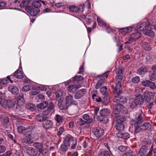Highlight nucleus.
<instances>
[{"label": "nucleus", "mask_w": 156, "mask_h": 156, "mask_svg": "<svg viewBox=\"0 0 156 156\" xmlns=\"http://www.w3.org/2000/svg\"><path fill=\"white\" fill-rule=\"evenodd\" d=\"M32 5L33 6L30 5L26 7V11L31 16H35L40 12L41 5V2L35 1L32 3Z\"/></svg>", "instance_id": "nucleus-1"}, {"label": "nucleus", "mask_w": 156, "mask_h": 156, "mask_svg": "<svg viewBox=\"0 0 156 156\" xmlns=\"http://www.w3.org/2000/svg\"><path fill=\"white\" fill-rule=\"evenodd\" d=\"M110 113V111L108 109L104 108L100 111V115L97 117L98 120L103 123H106L108 122V119L107 116Z\"/></svg>", "instance_id": "nucleus-2"}, {"label": "nucleus", "mask_w": 156, "mask_h": 156, "mask_svg": "<svg viewBox=\"0 0 156 156\" xmlns=\"http://www.w3.org/2000/svg\"><path fill=\"white\" fill-rule=\"evenodd\" d=\"M64 143L69 146L71 145V148L74 149L76 148L77 142L76 140L71 135L68 134L66 136Z\"/></svg>", "instance_id": "nucleus-3"}, {"label": "nucleus", "mask_w": 156, "mask_h": 156, "mask_svg": "<svg viewBox=\"0 0 156 156\" xmlns=\"http://www.w3.org/2000/svg\"><path fill=\"white\" fill-rule=\"evenodd\" d=\"M143 113L140 111L139 112L136 116V120L134 125L135 128V132L136 133H138L140 130H141L140 128V122H141L142 119L143 118Z\"/></svg>", "instance_id": "nucleus-4"}, {"label": "nucleus", "mask_w": 156, "mask_h": 156, "mask_svg": "<svg viewBox=\"0 0 156 156\" xmlns=\"http://www.w3.org/2000/svg\"><path fill=\"white\" fill-rule=\"evenodd\" d=\"M141 34L139 32L137 31V32L132 34L130 38L128 40L125 42V44L127 45H129L132 41H133L139 38L140 37Z\"/></svg>", "instance_id": "nucleus-5"}, {"label": "nucleus", "mask_w": 156, "mask_h": 156, "mask_svg": "<svg viewBox=\"0 0 156 156\" xmlns=\"http://www.w3.org/2000/svg\"><path fill=\"white\" fill-rule=\"evenodd\" d=\"M0 105L5 108H11L14 106V104L13 102L10 101H7L5 100H2L0 101Z\"/></svg>", "instance_id": "nucleus-6"}, {"label": "nucleus", "mask_w": 156, "mask_h": 156, "mask_svg": "<svg viewBox=\"0 0 156 156\" xmlns=\"http://www.w3.org/2000/svg\"><path fill=\"white\" fill-rule=\"evenodd\" d=\"M121 94L117 93L115 95V97L114 98V101L116 103H125L126 102V98L121 96Z\"/></svg>", "instance_id": "nucleus-7"}, {"label": "nucleus", "mask_w": 156, "mask_h": 156, "mask_svg": "<svg viewBox=\"0 0 156 156\" xmlns=\"http://www.w3.org/2000/svg\"><path fill=\"white\" fill-rule=\"evenodd\" d=\"M63 98H61L60 99L58 100V106L59 108L62 110L66 109L68 108L69 105L67 103L66 101H63Z\"/></svg>", "instance_id": "nucleus-8"}, {"label": "nucleus", "mask_w": 156, "mask_h": 156, "mask_svg": "<svg viewBox=\"0 0 156 156\" xmlns=\"http://www.w3.org/2000/svg\"><path fill=\"white\" fill-rule=\"evenodd\" d=\"M92 132L94 135L98 138L102 136L104 133V129L102 128L99 127L93 129Z\"/></svg>", "instance_id": "nucleus-9"}, {"label": "nucleus", "mask_w": 156, "mask_h": 156, "mask_svg": "<svg viewBox=\"0 0 156 156\" xmlns=\"http://www.w3.org/2000/svg\"><path fill=\"white\" fill-rule=\"evenodd\" d=\"M142 84L144 86L149 87L152 90H154L156 88L155 83L148 80H144L142 82Z\"/></svg>", "instance_id": "nucleus-10"}, {"label": "nucleus", "mask_w": 156, "mask_h": 156, "mask_svg": "<svg viewBox=\"0 0 156 156\" xmlns=\"http://www.w3.org/2000/svg\"><path fill=\"white\" fill-rule=\"evenodd\" d=\"M122 80H116L117 83H116L115 87L114 90V95L117 93L121 94L122 91L121 90V82Z\"/></svg>", "instance_id": "nucleus-11"}, {"label": "nucleus", "mask_w": 156, "mask_h": 156, "mask_svg": "<svg viewBox=\"0 0 156 156\" xmlns=\"http://www.w3.org/2000/svg\"><path fill=\"white\" fill-rule=\"evenodd\" d=\"M154 96V93L147 90L145 91L144 93V98L147 102H149L150 100L152 99Z\"/></svg>", "instance_id": "nucleus-12"}, {"label": "nucleus", "mask_w": 156, "mask_h": 156, "mask_svg": "<svg viewBox=\"0 0 156 156\" xmlns=\"http://www.w3.org/2000/svg\"><path fill=\"white\" fill-rule=\"evenodd\" d=\"M124 108V106L120 104L115 105L113 107V112L114 114L116 115L119 114V113Z\"/></svg>", "instance_id": "nucleus-13"}, {"label": "nucleus", "mask_w": 156, "mask_h": 156, "mask_svg": "<svg viewBox=\"0 0 156 156\" xmlns=\"http://www.w3.org/2000/svg\"><path fill=\"white\" fill-rule=\"evenodd\" d=\"M147 26V23L145 22L140 23L137 25L136 27V30L137 31L140 32V31H144L146 30Z\"/></svg>", "instance_id": "nucleus-14"}, {"label": "nucleus", "mask_w": 156, "mask_h": 156, "mask_svg": "<svg viewBox=\"0 0 156 156\" xmlns=\"http://www.w3.org/2000/svg\"><path fill=\"white\" fill-rule=\"evenodd\" d=\"M84 7V5H81L80 8L75 5L70 6L69 7L70 11L73 12H77L80 10V12H82L83 11V8Z\"/></svg>", "instance_id": "nucleus-15"}, {"label": "nucleus", "mask_w": 156, "mask_h": 156, "mask_svg": "<svg viewBox=\"0 0 156 156\" xmlns=\"http://www.w3.org/2000/svg\"><path fill=\"white\" fill-rule=\"evenodd\" d=\"M140 129L141 130L143 131L146 130H150L151 128V125L149 122H140Z\"/></svg>", "instance_id": "nucleus-16"}, {"label": "nucleus", "mask_w": 156, "mask_h": 156, "mask_svg": "<svg viewBox=\"0 0 156 156\" xmlns=\"http://www.w3.org/2000/svg\"><path fill=\"white\" fill-rule=\"evenodd\" d=\"M150 24H148L147 29L143 32V33L147 36L154 37V32L152 30L150 29Z\"/></svg>", "instance_id": "nucleus-17"}, {"label": "nucleus", "mask_w": 156, "mask_h": 156, "mask_svg": "<svg viewBox=\"0 0 156 156\" xmlns=\"http://www.w3.org/2000/svg\"><path fill=\"white\" fill-rule=\"evenodd\" d=\"M27 153L31 156H36L37 154V150L32 147H28L27 150Z\"/></svg>", "instance_id": "nucleus-18"}, {"label": "nucleus", "mask_w": 156, "mask_h": 156, "mask_svg": "<svg viewBox=\"0 0 156 156\" xmlns=\"http://www.w3.org/2000/svg\"><path fill=\"white\" fill-rule=\"evenodd\" d=\"M86 93V90L84 89L79 90L75 94L74 98L76 99H79L82 97Z\"/></svg>", "instance_id": "nucleus-19"}, {"label": "nucleus", "mask_w": 156, "mask_h": 156, "mask_svg": "<svg viewBox=\"0 0 156 156\" xmlns=\"http://www.w3.org/2000/svg\"><path fill=\"white\" fill-rule=\"evenodd\" d=\"M124 69L122 68H119L116 72V80H122L123 76L122 74L124 71Z\"/></svg>", "instance_id": "nucleus-20"}, {"label": "nucleus", "mask_w": 156, "mask_h": 156, "mask_svg": "<svg viewBox=\"0 0 156 156\" xmlns=\"http://www.w3.org/2000/svg\"><path fill=\"white\" fill-rule=\"evenodd\" d=\"M147 147L145 145L142 146L139 151V154L140 156H146L147 155Z\"/></svg>", "instance_id": "nucleus-21"}, {"label": "nucleus", "mask_w": 156, "mask_h": 156, "mask_svg": "<svg viewBox=\"0 0 156 156\" xmlns=\"http://www.w3.org/2000/svg\"><path fill=\"white\" fill-rule=\"evenodd\" d=\"M117 136L119 138H121L124 140H127L130 137V135L127 133H124L121 132H119L117 134Z\"/></svg>", "instance_id": "nucleus-22"}, {"label": "nucleus", "mask_w": 156, "mask_h": 156, "mask_svg": "<svg viewBox=\"0 0 156 156\" xmlns=\"http://www.w3.org/2000/svg\"><path fill=\"white\" fill-rule=\"evenodd\" d=\"M81 87L80 85H70L68 87V90L70 92H74Z\"/></svg>", "instance_id": "nucleus-23"}, {"label": "nucleus", "mask_w": 156, "mask_h": 156, "mask_svg": "<svg viewBox=\"0 0 156 156\" xmlns=\"http://www.w3.org/2000/svg\"><path fill=\"white\" fill-rule=\"evenodd\" d=\"M134 100L138 105L142 104L144 101V98L140 94H139L136 96Z\"/></svg>", "instance_id": "nucleus-24"}, {"label": "nucleus", "mask_w": 156, "mask_h": 156, "mask_svg": "<svg viewBox=\"0 0 156 156\" xmlns=\"http://www.w3.org/2000/svg\"><path fill=\"white\" fill-rule=\"evenodd\" d=\"M66 102L69 105V103L71 104H75L76 102L73 100V97L71 95L66 96Z\"/></svg>", "instance_id": "nucleus-25"}, {"label": "nucleus", "mask_w": 156, "mask_h": 156, "mask_svg": "<svg viewBox=\"0 0 156 156\" xmlns=\"http://www.w3.org/2000/svg\"><path fill=\"white\" fill-rule=\"evenodd\" d=\"M116 117V120L117 121L116 123H123L124 121L126 119V118L123 116H121L119 114L115 115Z\"/></svg>", "instance_id": "nucleus-26"}, {"label": "nucleus", "mask_w": 156, "mask_h": 156, "mask_svg": "<svg viewBox=\"0 0 156 156\" xmlns=\"http://www.w3.org/2000/svg\"><path fill=\"white\" fill-rule=\"evenodd\" d=\"M118 29L119 31L121 33L122 32L129 33L132 31V27H129L125 28H119Z\"/></svg>", "instance_id": "nucleus-27"}, {"label": "nucleus", "mask_w": 156, "mask_h": 156, "mask_svg": "<svg viewBox=\"0 0 156 156\" xmlns=\"http://www.w3.org/2000/svg\"><path fill=\"white\" fill-rule=\"evenodd\" d=\"M23 74L22 72L19 70H17L13 74V76L18 79H21L23 77Z\"/></svg>", "instance_id": "nucleus-28"}, {"label": "nucleus", "mask_w": 156, "mask_h": 156, "mask_svg": "<svg viewBox=\"0 0 156 156\" xmlns=\"http://www.w3.org/2000/svg\"><path fill=\"white\" fill-rule=\"evenodd\" d=\"M53 125V122L51 120H47L43 123L44 127L46 129L51 128Z\"/></svg>", "instance_id": "nucleus-29"}, {"label": "nucleus", "mask_w": 156, "mask_h": 156, "mask_svg": "<svg viewBox=\"0 0 156 156\" xmlns=\"http://www.w3.org/2000/svg\"><path fill=\"white\" fill-rule=\"evenodd\" d=\"M48 101H45L37 105V107L41 109H44L48 106Z\"/></svg>", "instance_id": "nucleus-30"}, {"label": "nucleus", "mask_w": 156, "mask_h": 156, "mask_svg": "<svg viewBox=\"0 0 156 156\" xmlns=\"http://www.w3.org/2000/svg\"><path fill=\"white\" fill-rule=\"evenodd\" d=\"M54 120L57 123H61L63 121V118L62 116L56 114L55 116Z\"/></svg>", "instance_id": "nucleus-31"}, {"label": "nucleus", "mask_w": 156, "mask_h": 156, "mask_svg": "<svg viewBox=\"0 0 156 156\" xmlns=\"http://www.w3.org/2000/svg\"><path fill=\"white\" fill-rule=\"evenodd\" d=\"M17 104L18 105H22L25 102L23 95H19L17 98Z\"/></svg>", "instance_id": "nucleus-32"}, {"label": "nucleus", "mask_w": 156, "mask_h": 156, "mask_svg": "<svg viewBox=\"0 0 156 156\" xmlns=\"http://www.w3.org/2000/svg\"><path fill=\"white\" fill-rule=\"evenodd\" d=\"M33 146L37 148L39 151L43 150L44 146L42 144L39 142H36L34 143L33 144Z\"/></svg>", "instance_id": "nucleus-33"}, {"label": "nucleus", "mask_w": 156, "mask_h": 156, "mask_svg": "<svg viewBox=\"0 0 156 156\" xmlns=\"http://www.w3.org/2000/svg\"><path fill=\"white\" fill-rule=\"evenodd\" d=\"M93 121L92 118H90L87 120L84 121L81 119H79V124L80 126H83L86 124H89L91 123Z\"/></svg>", "instance_id": "nucleus-34"}, {"label": "nucleus", "mask_w": 156, "mask_h": 156, "mask_svg": "<svg viewBox=\"0 0 156 156\" xmlns=\"http://www.w3.org/2000/svg\"><path fill=\"white\" fill-rule=\"evenodd\" d=\"M9 76L6 77V79H0V83L3 84H6L8 83V80H9L11 83H12V81L10 79V76Z\"/></svg>", "instance_id": "nucleus-35"}, {"label": "nucleus", "mask_w": 156, "mask_h": 156, "mask_svg": "<svg viewBox=\"0 0 156 156\" xmlns=\"http://www.w3.org/2000/svg\"><path fill=\"white\" fill-rule=\"evenodd\" d=\"M9 89L10 92L14 94H16L18 93V89L16 87H10Z\"/></svg>", "instance_id": "nucleus-36"}, {"label": "nucleus", "mask_w": 156, "mask_h": 156, "mask_svg": "<svg viewBox=\"0 0 156 156\" xmlns=\"http://www.w3.org/2000/svg\"><path fill=\"white\" fill-rule=\"evenodd\" d=\"M25 128L23 126H20L18 127L17 131L18 133H20L23 134L24 135L26 134V131Z\"/></svg>", "instance_id": "nucleus-37"}, {"label": "nucleus", "mask_w": 156, "mask_h": 156, "mask_svg": "<svg viewBox=\"0 0 156 156\" xmlns=\"http://www.w3.org/2000/svg\"><path fill=\"white\" fill-rule=\"evenodd\" d=\"M35 118L37 121L39 122L44 121L48 119V117H47L41 115H36Z\"/></svg>", "instance_id": "nucleus-38"}, {"label": "nucleus", "mask_w": 156, "mask_h": 156, "mask_svg": "<svg viewBox=\"0 0 156 156\" xmlns=\"http://www.w3.org/2000/svg\"><path fill=\"white\" fill-rule=\"evenodd\" d=\"M116 129L119 131H122L123 130L124 126L123 123H116L115 124Z\"/></svg>", "instance_id": "nucleus-39"}, {"label": "nucleus", "mask_w": 156, "mask_h": 156, "mask_svg": "<svg viewBox=\"0 0 156 156\" xmlns=\"http://www.w3.org/2000/svg\"><path fill=\"white\" fill-rule=\"evenodd\" d=\"M47 108V109L48 111L51 112L52 110H54L55 108V105L54 103L51 101L48 102Z\"/></svg>", "instance_id": "nucleus-40"}, {"label": "nucleus", "mask_w": 156, "mask_h": 156, "mask_svg": "<svg viewBox=\"0 0 156 156\" xmlns=\"http://www.w3.org/2000/svg\"><path fill=\"white\" fill-rule=\"evenodd\" d=\"M26 108L27 109H29L31 111H34L35 110V106L33 104L31 103H28L26 105Z\"/></svg>", "instance_id": "nucleus-41"}, {"label": "nucleus", "mask_w": 156, "mask_h": 156, "mask_svg": "<svg viewBox=\"0 0 156 156\" xmlns=\"http://www.w3.org/2000/svg\"><path fill=\"white\" fill-rule=\"evenodd\" d=\"M146 68H141L137 70V73L139 75H143L145 74L147 72Z\"/></svg>", "instance_id": "nucleus-42"}, {"label": "nucleus", "mask_w": 156, "mask_h": 156, "mask_svg": "<svg viewBox=\"0 0 156 156\" xmlns=\"http://www.w3.org/2000/svg\"><path fill=\"white\" fill-rule=\"evenodd\" d=\"M56 100L58 101V99H60L63 95V93L62 91L59 90L56 92Z\"/></svg>", "instance_id": "nucleus-43"}, {"label": "nucleus", "mask_w": 156, "mask_h": 156, "mask_svg": "<svg viewBox=\"0 0 156 156\" xmlns=\"http://www.w3.org/2000/svg\"><path fill=\"white\" fill-rule=\"evenodd\" d=\"M97 21L98 23L100 26L104 27H106V24L105 23H104L103 20L101 19L98 17L97 18Z\"/></svg>", "instance_id": "nucleus-44"}, {"label": "nucleus", "mask_w": 156, "mask_h": 156, "mask_svg": "<svg viewBox=\"0 0 156 156\" xmlns=\"http://www.w3.org/2000/svg\"><path fill=\"white\" fill-rule=\"evenodd\" d=\"M122 156H136L135 153L132 150H129L122 154Z\"/></svg>", "instance_id": "nucleus-45"}, {"label": "nucleus", "mask_w": 156, "mask_h": 156, "mask_svg": "<svg viewBox=\"0 0 156 156\" xmlns=\"http://www.w3.org/2000/svg\"><path fill=\"white\" fill-rule=\"evenodd\" d=\"M83 77L81 76L76 75L73 78V81L78 82L83 80Z\"/></svg>", "instance_id": "nucleus-46"}, {"label": "nucleus", "mask_w": 156, "mask_h": 156, "mask_svg": "<svg viewBox=\"0 0 156 156\" xmlns=\"http://www.w3.org/2000/svg\"><path fill=\"white\" fill-rule=\"evenodd\" d=\"M69 146L67 144H62L60 147V150L61 151L63 152H65L68 149V147Z\"/></svg>", "instance_id": "nucleus-47"}, {"label": "nucleus", "mask_w": 156, "mask_h": 156, "mask_svg": "<svg viewBox=\"0 0 156 156\" xmlns=\"http://www.w3.org/2000/svg\"><path fill=\"white\" fill-rule=\"evenodd\" d=\"M20 7L21 8H23L25 7V9L26 10V7L27 6H29L28 5V3L26 2L25 0H23L21 3L20 4Z\"/></svg>", "instance_id": "nucleus-48"}, {"label": "nucleus", "mask_w": 156, "mask_h": 156, "mask_svg": "<svg viewBox=\"0 0 156 156\" xmlns=\"http://www.w3.org/2000/svg\"><path fill=\"white\" fill-rule=\"evenodd\" d=\"M36 98L38 102L43 101L45 99L44 96L42 94H39L37 95L36 97Z\"/></svg>", "instance_id": "nucleus-49"}, {"label": "nucleus", "mask_w": 156, "mask_h": 156, "mask_svg": "<svg viewBox=\"0 0 156 156\" xmlns=\"http://www.w3.org/2000/svg\"><path fill=\"white\" fill-rule=\"evenodd\" d=\"M26 138L27 143L29 144H31L32 143L33 140L32 139V137L30 134L27 136Z\"/></svg>", "instance_id": "nucleus-50"}, {"label": "nucleus", "mask_w": 156, "mask_h": 156, "mask_svg": "<svg viewBox=\"0 0 156 156\" xmlns=\"http://www.w3.org/2000/svg\"><path fill=\"white\" fill-rule=\"evenodd\" d=\"M144 60L145 61V62L146 63H147L152 62V58L150 55H147L146 56Z\"/></svg>", "instance_id": "nucleus-51"}, {"label": "nucleus", "mask_w": 156, "mask_h": 156, "mask_svg": "<svg viewBox=\"0 0 156 156\" xmlns=\"http://www.w3.org/2000/svg\"><path fill=\"white\" fill-rule=\"evenodd\" d=\"M90 143L88 140H85L83 142L82 144L84 148H86L87 147H90Z\"/></svg>", "instance_id": "nucleus-52"}, {"label": "nucleus", "mask_w": 156, "mask_h": 156, "mask_svg": "<svg viewBox=\"0 0 156 156\" xmlns=\"http://www.w3.org/2000/svg\"><path fill=\"white\" fill-rule=\"evenodd\" d=\"M93 99L95 101H96L98 102H100L101 101V98L97 96L95 94H94L92 95V96Z\"/></svg>", "instance_id": "nucleus-53"}, {"label": "nucleus", "mask_w": 156, "mask_h": 156, "mask_svg": "<svg viewBox=\"0 0 156 156\" xmlns=\"http://www.w3.org/2000/svg\"><path fill=\"white\" fill-rule=\"evenodd\" d=\"M138 105L136 104L134 100L131 101L130 104V107L132 108L133 109L136 106Z\"/></svg>", "instance_id": "nucleus-54"}, {"label": "nucleus", "mask_w": 156, "mask_h": 156, "mask_svg": "<svg viewBox=\"0 0 156 156\" xmlns=\"http://www.w3.org/2000/svg\"><path fill=\"white\" fill-rule=\"evenodd\" d=\"M64 131V127L62 126L60 127L58 130V132L57 133V135L60 136Z\"/></svg>", "instance_id": "nucleus-55"}, {"label": "nucleus", "mask_w": 156, "mask_h": 156, "mask_svg": "<svg viewBox=\"0 0 156 156\" xmlns=\"http://www.w3.org/2000/svg\"><path fill=\"white\" fill-rule=\"evenodd\" d=\"M100 92L103 95H106L107 93V88L105 87H103L100 89Z\"/></svg>", "instance_id": "nucleus-56"}, {"label": "nucleus", "mask_w": 156, "mask_h": 156, "mask_svg": "<svg viewBox=\"0 0 156 156\" xmlns=\"http://www.w3.org/2000/svg\"><path fill=\"white\" fill-rule=\"evenodd\" d=\"M110 154L108 151H104L101 152L99 156H110Z\"/></svg>", "instance_id": "nucleus-57"}, {"label": "nucleus", "mask_w": 156, "mask_h": 156, "mask_svg": "<svg viewBox=\"0 0 156 156\" xmlns=\"http://www.w3.org/2000/svg\"><path fill=\"white\" fill-rule=\"evenodd\" d=\"M140 79L138 76H136L132 79V81L133 83H137L140 81Z\"/></svg>", "instance_id": "nucleus-58"}, {"label": "nucleus", "mask_w": 156, "mask_h": 156, "mask_svg": "<svg viewBox=\"0 0 156 156\" xmlns=\"http://www.w3.org/2000/svg\"><path fill=\"white\" fill-rule=\"evenodd\" d=\"M118 149L120 151L124 152L126 151V147L123 145H121L119 146Z\"/></svg>", "instance_id": "nucleus-59"}, {"label": "nucleus", "mask_w": 156, "mask_h": 156, "mask_svg": "<svg viewBox=\"0 0 156 156\" xmlns=\"http://www.w3.org/2000/svg\"><path fill=\"white\" fill-rule=\"evenodd\" d=\"M33 140H37L38 139V136L36 133H32L30 134Z\"/></svg>", "instance_id": "nucleus-60"}, {"label": "nucleus", "mask_w": 156, "mask_h": 156, "mask_svg": "<svg viewBox=\"0 0 156 156\" xmlns=\"http://www.w3.org/2000/svg\"><path fill=\"white\" fill-rule=\"evenodd\" d=\"M30 89V87L29 86H25L22 88V90L24 92H27L29 91Z\"/></svg>", "instance_id": "nucleus-61"}, {"label": "nucleus", "mask_w": 156, "mask_h": 156, "mask_svg": "<svg viewBox=\"0 0 156 156\" xmlns=\"http://www.w3.org/2000/svg\"><path fill=\"white\" fill-rule=\"evenodd\" d=\"M51 112L48 111V109H46L44 111L42 112V115L44 116H45L48 115Z\"/></svg>", "instance_id": "nucleus-62"}, {"label": "nucleus", "mask_w": 156, "mask_h": 156, "mask_svg": "<svg viewBox=\"0 0 156 156\" xmlns=\"http://www.w3.org/2000/svg\"><path fill=\"white\" fill-rule=\"evenodd\" d=\"M84 63H83V65H81V66L80 67V71L78 72V73L81 74L83 73V72L84 71Z\"/></svg>", "instance_id": "nucleus-63"}, {"label": "nucleus", "mask_w": 156, "mask_h": 156, "mask_svg": "<svg viewBox=\"0 0 156 156\" xmlns=\"http://www.w3.org/2000/svg\"><path fill=\"white\" fill-rule=\"evenodd\" d=\"M6 148L4 146H0V153L4 152L5 151Z\"/></svg>", "instance_id": "nucleus-64"}]
</instances>
